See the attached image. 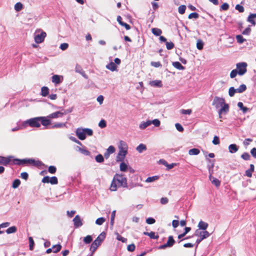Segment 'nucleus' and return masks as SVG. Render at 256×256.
Masks as SVG:
<instances>
[{
    "label": "nucleus",
    "instance_id": "1",
    "mask_svg": "<svg viewBox=\"0 0 256 256\" xmlns=\"http://www.w3.org/2000/svg\"><path fill=\"white\" fill-rule=\"evenodd\" d=\"M118 187H128L127 179L122 174H116L114 176L110 189L111 191L115 192Z\"/></svg>",
    "mask_w": 256,
    "mask_h": 256
},
{
    "label": "nucleus",
    "instance_id": "2",
    "mask_svg": "<svg viewBox=\"0 0 256 256\" xmlns=\"http://www.w3.org/2000/svg\"><path fill=\"white\" fill-rule=\"evenodd\" d=\"M105 238L106 233L104 232H102L92 244L90 248V251L92 252H94L98 248L101 244Z\"/></svg>",
    "mask_w": 256,
    "mask_h": 256
},
{
    "label": "nucleus",
    "instance_id": "3",
    "mask_svg": "<svg viewBox=\"0 0 256 256\" xmlns=\"http://www.w3.org/2000/svg\"><path fill=\"white\" fill-rule=\"evenodd\" d=\"M24 126H29L32 128H38L40 126V116L30 118L24 122Z\"/></svg>",
    "mask_w": 256,
    "mask_h": 256
},
{
    "label": "nucleus",
    "instance_id": "4",
    "mask_svg": "<svg viewBox=\"0 0 256 256\" xmlns=\"http://www.w3.org/2000/svg\"><path fill=\"white\" fill-rule=\"evenodd\" d=\"M72 110V108H69L68 110H63V112H56L50 114L48 116V118H62L64 115L71 112Z\"/></svg>",
    "mask_w": 256,
    "mask_h": 256
},
{
    "label": "nucleus",
    "instance_id": "5",
    "mask_svg": "<svg viewBox=\"0 0 256 256\" xmlns=\"http://www.w3.org/2000/svg\"><path fill=\"white\" fill-rule=\"evenodd\" d=\"M247 64L244 62H240L236 64V68L238 74L240 76L244 74L247 72Z\"/></svg>",
    "mask_w": 256,
    "mask_h": 256
},
{
    "label": "nucleus",
    "instance_id": "6",
    "mask_svg": "<svg viewBox=\"0 0 256 256\" xmlns=\"http://www.w3.org/2000/svg\"><path fill=\"white\" fill-rule=\"evenodd\" d=\"M13 156H10L7 157L0 156V164L8 166L12 162Z\"/></svg>",
    "mask_w": 256,
    "mask_h": 256
},
{
    "label": "nucleus",
    "instance_id": "7",
    "mask_svg": "<svg viewBox=\"0 0 256 256\" xmlns=\"http://www.w3.org/2000/svg\"><path fill=\"white\" fill-rule=\"evenodd\" d=\"M224 103L225 100L224 98L215 96L214 98L212 104L215 106L216 108H218L224 105Z\"/></svg>",
    "mask_w": 256,
    "mask_h": 256
},
{
    "label": "nucleus",
    "instance_id": "8",
    "mask_svg": "<svg viewBox=\"0 0 256 256\" xmlns=\"http://www.w3.org/2000/svg\"><path fill=\"white\" fill-rule=\"evenodd\" d=\"M46 36L44 32H42L40 34H36L34 36V41L36 44H40L43 42Z\"/></svg>",
    "mask_w": 256,
    "mask_h": 256
},
{
    "label": "nucleus",
    "instance_id": "9",
    "mask_svg": "<svg viewBox=\"0 0 256 256\" xmlns=\"http://www.w3.org/2000/svg\"><path fill=\"white\" fill-rule=\"evenodd\" d=\"M40 124L44 126H48L51 124V120L48 116H40Z\"/></svg>",
    "mask_w": 256,
    "mask_h": 256
},
{
    "label": "nucleus",
    "instance_id": "10",
    "mask_svg": "<svg viewBox=\"0 0 256 256\" xmlns=\"http://www.w3.org/2000/svg\"><path fill=\"white\" fill-rule=\"evenodd\" d=\"M195 235L196 236H200L201 238V240H204L208 238L210 236V234L206 230L200 231L198 230H196L195 232Z\"/></svg>",
    "mask_w": 256,
    "mask_h": 256
},
{
    "label": "nucleus",
    "instance_id": "11",
    "mask_svg": "<svg viewBox=\"0 0 256 256\" xmlns=\"http://www.w3.org/2000/svg\"><path fill=\"white\" fill-rule=\"evenodd\" d=\"M209 179L211 181L212 183L214 184L216 187L218 188L220 184V181L212 176V172H210V168H209Z\"/></svg>",
    "mask_w": 256,
    "mask_h": 256
},
{
    "label": "nucleus",
    "instance_id": "12",
    "mask_svg": "<svg viewBox=\"0 0 256 256\" xmlns=\"http://www.w3.org/2000/svg\"><path fill=\"white\" fill-rule=\"evenodd\" d=\"M27 164H30L34 166L39 167L43 165V164L40 160H36L32 158H28L27 159Z\"/></svg>",
    "mask_w": 256,
    "mask_h": 256
},
{
    "label": "nucleus",
    "instance_id": "13",
    "mask_svg": "<svg viewBox=\"0 0 256 256\" xmlns=\"http://www.w3.org/2000/svg\"><path fill=\"white\" fill-rule=\"evenodd\" d=\"M221 107L222 108L218 111L220 118H222L221 115L222 114H226L229 110V106L226 102Z\"/></svg>",
    "mask_w": 256,
    "mask_h": 256
},
{
    "label": "nucleus",
    "instance_id": "14",
    "mask_svg": "<svg viewBox=\"0 0 256 256\" xmlns=\"http://www.w3.org/2000/svg\"><path fill=\"white\" fill-rule=\"evenodd\" d=\"M127 150H119L118 153L116 158V162H122L127 154Z\"/></svg>",
    "mask_w": 256,
    "mask_h": 256
},
{
    "label": "nucleus",
    "instance_id": "15",
    "mask_svg": "<svg viewBox=\"0 0 256 256\" xmlns=\"http://www.w3.org/2000/svg\"><path fill=\"white\" fill-rule=\"evenodd\" d=\"M76 134L78 138L80 140H84L86 139V134L84 129H77L76 131Z\"/></svg>",
    "mask_w": 256,
    "mask_h": 256
},
{
    "label": "nucleus",
    "instance_id": "16",
    "mask_svg": "<svg viewBox=\"0 0 256 256\" xmlns=\"http://www.w3.org/2000/svg\"><path fill=\"white\" fill-rule=\"evenodd\" d=\"M73 222L74 226L76 228L81 226L82 225L80 217L78 215L76 216L73 220Z\"/></svg>",
    "mask_w": 256,
    "mask_h": 256
},
{
    "label": "nucleus",
    "instance_id": "17",
    "mask_svg": "<svg viewBox=\"0 0 256 256\" xmlns=\"http://www.w3.org/2000/svg\"><path fill=\"white\" fill-rule=\"evenodd\" d=\"M12 164L18 165L27 164V159L12 158Z\"/></svg>",
    "mask_w": 256,
    "mask_h": 256
},
{
    "label": "nucleus",
    "instance_id": "18",
    "mask_svg": "<svg viewBox=\"0 0 256 256\" xmlns=\"http://www.w3.org/2000/svg\"><path fill=\"white\" fill-rule=\"evenodd\" d=\"M143 234L144 235L149 236L150 238L152 239L158 240L159 238V236L158 234L156 235V233L154 232H144Z\"/></svg>",
    "mask_w": 256,
    "mask_h": 256
},
{
    "label": "nucleus",
    "instance_id": "19",
    "mask_svg": "<svg viewBox=\"0 0 256 256\" xmlns=\"http://www.w3.org/2000/svg\"><path fill=\"white\" fill-rule=\"evenodd\" d=\"M254 166L253 164H250V168L246 171V175L248 177L251 178L252 176V173L254 172Z\"/></svg>",
    "mask_w": 256,
    "mask_h": 256
},
{
    "label": "nucleus",
    "instance_id": "20",
    "mask_svg": "<svg viewBox=\"0 0 256 256\" xmlns=\"http://www.w3.org/2000/svg\"><path fill=\"white\" fill-rule=\"evenodd\" d=\"M238 150V148L236 144H231L228 146L229 152L232 154L236 152Z\"/></svg>",
    "mask_w": 256,
    "mask_h": 256
},
{
    "label": "nucleus",
    "instance_id": "21",
    "mask_svg": "<svg viewBox=\"0 0 256 256\" xmlns=\"http://www.w3.org/2000/svg\"><path fill=\"white\" fill-rule=\"evenodd\" d=\"M52 81L56 84H60L62 82L60 76L56 74L54 75L52 78Z\"/></svg>",
    "mask_w": 256,
    "mask_h": 256
},
{
    "label": "nucleus",
    "instance_id": "22",
    "mask_svg": "<svg viewBox=\"0 0 256 256\" xmlns=\"http://www.w3.org/2000/svg\"><path fill=\"white\" fill-rule=\"evenodd\" d=\"M256 18V14H251L248 16L247 20L252 25L254 26L256 24V22L254 18Z\"/></svg>",
    "mask_w": 256,
    "mask_h": 256
},
{
    "label": "nucleus",
    "instance_id": "23",
    "mask_svg": "<svg viewBox=\"0 0 256 256\" xmlns=\"http://www.w3.org/2000/svg\"><path fill=\"white\" fill-rule=\"evenodd\" d=\"M106 68L111 71H114L116 70L117 66L114 62H112L106 66Z\"/></svg>",
    "mask_w": 256,
    "mask_h": 256
},
{
    "label": "nucleus",
    "instance_id": "24",
    "mask_svg": "<svg viewBox=\"0 0 256 256\" xmlns=\"http://www.w3.org/2000/svg\"><path fill=\"white\" fill-rule=\"evenodd\" d=\"M175 243V240H174L173 236H170L168 238V240L166 243V245L168 247H172L174 244Z\"/></svg>",
    "mask_w": 256,
    "mask_h": 256
},
{
    "label": "nucleus",
    "instance_id": "25",
    "mask_svg": "<svg viewBox=\"0 0 256 256\" xmlns=\"http://www.w3.org/2000/svg\"><path fill=\"white\" fill-rule=\"evenodd\" d=\"M172 64L176 68L179 70H184L185 68L178 62H173Z\"/></svg>",
    "mask_w": 256,
    "mask_h": 256
},
{
    "label": "nucleus",
    "instance_id": "26",
    "mask_svg": "<svg viewBox=\"0 0 256 256\" xmlns=\"http://www.w3.org/2000/svg\"><path fill=\"white\" fill-rule=\"evenodd\" d=\"M118 148L119 150H123L124 151L125 150L128 151V146L122 140L120 141Z\"/></svg>",
    "mask_w": 256,
    "mask_h": 256
},
{
    "label": "nucleus",
    "instance_id": "27",
    "mask_svg": "<svg viewBox=\"0 0 256 256\" xmlns=\"http://www.w3.org/2000/svg\"><path fill=\"white\" fill-rule=\"evenodd\" d=\"M136 150L139 153H142L143 151L146 150V146L145 144H140L136 147Z\"/></svg>",
    "mask_w": 256,
    "mask_h": 256
},
{
    "label": "nucleus",
    "instance_id": "28",
    "mask_svg": "<svg viewBox=\"0 0 256 256\" xmlns=\"http://www.w3.org/2000/svg\"><path fill=\"white\" fill-rule=\"evenodd\" d=\"M198 227L200 229L206 230L208 227V224L202 220H200L198 223Z\"/></svg>",
    "mask_w": 256,
    "mask_h": 256
},
{
    "label": "nucleus",
    "instance_id": "29",
    "mask_svg": "<svg viewBox=\"0 0 256 256\" xmlns=\"http://www.w3.org/2000/svg\"><path fill=\"white\" fill-rule=\"evenodd\" d=\"M151 124V120H147L146 122H142L140 124V128L142 130L145 129L146 127Z\"/></svg>",
    "mask_w": 256,
    "mask_h": 256
},
{
    "label": "nucleus",
    "instance_id": "30",
    "mask_svg": "<svg viewBox=\"0 0 256 256\" xmlns=\"http://www.w3.org/2000/svg\"><path fill=\"white\" fill-rule=\"evenodd\" d=\"M62 248V246L60 244L54 245L52 246V252L54 253H57L61 250Z\"/></svg>",
    "mask_w": 256,
    "mask_h": 256
},
{
    "label": "nucleus",
    "instance_id": "31",
    "mask_svg": "<svg viewBox=\"0 0 256 256\" xmlns=\"http://www.w3.org/2000/svg\"><path fill=\"white\" fill-rule=\"evenodd\" d=\"M152 33L156 36H160L162 34V30L158 28H152Z\"/></svg>",
    "mask_w": 256,
    "mask_h": 256
},
{
    "label": "nucleus",
    "instance_id": "32",
    "mask_svg": "<svg viewBox=\"0 0 256 256\" xmlns=\"http://www.w3.org/2000/svg\"><path fill=\"white\" fill-rule=\"evenodd\" d=\"M49 92V89L46 86H43L41 89V94L43 96H46L48 95Z\"/></svg>",
    "mask_w": 256,
    "mask_h": 256
},
{
    "label": "nucleus",
    "instance_id": "33",
    "mask_svg": "<svg viewBox=\"0 0 256 256\" xmlns=\"http://www.w3.org/2000/svg\"><path fill=\"white\" fill-rule=\"evenodd\" d=\"M200 152V151L198 149L194 148L190 149L188 151V154L190 155H197Z\"/></svg>",
    "mask_w": 256,
    "mask_h": 256
},
{
    "label": "nucleus",
    "instance_id": "34",
    "mask_svg": "<svg viewBox=\"0 0 256 256\" xmlns=\"http://www.w3.org/2000/svg\"><path fill=\"white\" fill-rule=\"evenodd\" d=\"M238 106L242 110L244 113H246L248 110L247 107L244 106L243 103L242 102H238Z\"/></svg>",
    "mask_w": 256,
    "mask_h": 256
},
{
    "label": "nucleus",
    "instance_id": "35",
    "mask_svg": "<svg viewBox=\"0 0 256 256\" xmlns=\"http://www.w3.org/2000/svg\"><path fill=\"white\" fill-rule=\"evenodd\" d=\"M158 178H159L158 176H151V177H148L146 179V182H152L154 181H155V180H158Z\"/></svg>",
    "mask_w": 256,
    "mask_h": 256
},
{
    "label": "nucleus",
    "instance_id": "36",
    "mask_svg": "<svg viewBox=\"0 0 256 256\" xmlns=\"http://www.w3.org/2000/svg\"><path fill=\"white\" fill-rule=\"evenodd\" d=\"M236 92H237V89H235L234 87H230L228 90V94L231 97L233 96Z\"/></svg>",
    "mask_w": 256,
    "mask_h": 256
},
{
    "label": "nucleus",
    "instance_id": "37",
    "mask_svg": "<svg viewBox=\"0 0 256 256\" xmlns=\"http://www.w3.org/2000/svg\"><path fill=\"white\" fill-rule=\"evenodd\" d=\"M237 89V92L242 93L245 91L246 89V86L244 84H241Z\"/></svg>",
    "mask_w": 256,
    "mask_h": 256
},
{
    "label": "nucleus",
    "instance_id": "38",
    "mask_svg": "<svg viewBox=\"0 0 256 256\" xmlns=\"http://www.w3.org/2000/svg\"><path fill=\"white\" fill-rule=\"evenodd\" d=\"M28 241H29V246H30V250H32L34 249V242L32 237L30 236L28 238Z\"/></svg>",
    "mask_w": 256,
    "mask_h": 256
},
{
    "label": "nucleus",
    "instance_id": "39",
    "mask_svg": "<svg viewBox=\"0 0 256 256\" xmlns=\"http://www.w3.org/2000/svg\"><path fill=\"white\" fill-rule=\"evenodd\" d=\"M20 184V181L18 179H16L12 183V187L14 188H18Z\"/></svg>",
    "mask_w": 256,
    "mask_h": 256
},
{
    "label": "nucleus",
    "instance_id": "40",
    "mask_svg": "<svg viewBox=\"0 0 256 256\" xmlns=\"http://www.w3.org/2000/svg\"><path fill=\"white\" fill-rule=\"evenodd\" d=\"M152 86H158V87H161L162 86V82L160 80H156L154 81H152L151 82Z\"/></svg>",
    "mask_w": 256,
    "mask_h": 256
},
{
    "label": "nucleus",
    "instance_id": "41",
    "mask_svg": "<svg viewBox=\"0 0 256 256\" xmlns=\"http://www.w3.org/2000/svg\"><path fill=\"white\" fill-rule=\"evenodd\" d=\"M16 231V228L15 226H11V227L8 228L6 230V232L7 234H10L14 233Z\"/></svg>",
    "mask_w": 256,
    "mask_h": 256
},
{
    "label": "nucleus",
    "instance_id": "42",
    "mask_svg": "<svg viewBox=\"0 0 256 256\" xmlns=\"http://www.w3.org/2000/svg\"><path fill=\"white\" fill-rule=\"evenodd\" d=\"M92 236H91L88 235V236H86L85 238H84V242L86 244H88L92 242Z\"/></svg>",
    "mask_w": 256,
    "mask_h": 256
},
{
    "label": "nucleus",
    "instance_id": "43",
    "mask_svg": "<svg viewBox=\"0 0 256 256\" xmlns=\"http://www.w3.org/2000/svg\"><path fill=\"white\" fill-rule=\"evenodd\" d=\"M22 8V4L20 2H17L14 5V9L16 12L20 11Z\"/></svg>",
    "mask_w": 256,
    "mask_h": 256
},
{
    "label": "nucleus",
    "instance_id": "44",
    "mask_svg": "<svg viewBox=\"0 0 256 256\" xmlns=\"http://www.w3.org/2000/svg\"><path fill=\"white\" fill-rule=\"evenodd\" d=\"M236 39L238 42L239 44H242L246 40V39H244L241 35H237L236 36Z\"/></svg>",
    "mask_w": 256,
    "mask_h": 256
},
{
    "label": "nucleus",
    "instance_id": "45",
    "mask_svg": "<svg viewBox=\"0 0 256 256\" xmlns=\"http://www.w3.org/2000/svg\"><path fill=\"white\" fill-rule=\"evenodd\" d=\"M120 170L122 172H126V171L127 170V168H128V166L127 164L124 162H122L120 164Z\"/></svg>",
    "mask_w": 256,
    "mask_h": 256
},
{
    "label": "nucleus",
    "instance_id": "46",
    "mask_svg": "<svg viewBox=\"0 0 256 256\" xmlns=\"http://www.w3.org/2000/svg\"><path fill=\"white\" fill-rule=\"evenodd\" d=\"M105 221L106 219L104 218H99L96 220V224L98 225H102Z\"/></svg>",
    "mask_w": 256,
    "mask_h": 256
},
{
    "label": "nucleus",
    "instance_id": "47",
    "mask_svg": "<svg viewBox=\"0 0 256 256\" xmlns=\"http://www.w3.org/2000/svg\"><path fill=\"white\" fill-rule=\"evenodd\" d=\"M50 183L52 184H58V180L56 176H52L50 178Z\"/></svg>",
    "mask_w": 256,
    "mask_h": 256
},
{
    "label": "nucleus",
    "instance_id": "48",
    "mask_svg": "<svg viewBox=\"0 0 256 256\" xmlns=\"http://www.w3.org/2000/svg\"><path fill=\"white\" fill-rule=\"evenodd\" d=\"M241 158L246 160H250V155L248 152H244L241 156Z\"/></svg>",
    "mask_w": 256,
    "mask_h": 256
},
{
    "label": "nucleus",
    "instance_id": "49",
    "mask_svg": "<svg viewBox=\"0 0 256 256\" xmlns=\"http://www.w3.org/2000/svg\"><path fill=\"white\" fill-rule=\"evenodd\" d=\"M186 6L184 5H181L178 8V12L180 14H184L185 12Z\"/></svg>",
    "mask_w": 256,
    "mask_h": 256
},
{
    "label": "nucleus",
    "instance_id": "50",
    "mask_svg": "<svg viewBox=\"0 0 256 256\" xmlns=\"http://www.w3.org/2000/svg\"><path fill=\"white\" fill-rule=\"evenodd\" d=\"M96 160L98 162H102L104 160L103 156L101 154H99L96 156Z\"/></svg>",
    "mask_w": 256,
    "mask_h": 256
},
{
    "label": "nucleus",
    "instance_id": "51",
    "mask_svg": "<svg viewBox=\"0 0 256 256\" xmlns=\"http://www.w3.org/2000/svg\"><path fill=\"white\" fill-rule=\"evenodd\" d=\"M199 16V14L196 13V12H192V13H190L188 16V18L189 19H192V18H198Z\"/></svg>",
    "mask_w": 256,
    "mask_h": 256
},
{
    "label": "nucleus",
    "instance_id": "52",
    "mask_svg": "<svg viewBox=\"0 0 256 256\" xmlns=\"http://www.w3.org/2000/svg\"><path fill=\"white\" fill-rule=\"evenodd\" d=\"M56 168L54 166H50L48 167V171L50 173L54 174L56 173Z\"/></svg>",
    "mask_w": 256,
    "mask_h": 256
},
{
    "label": "nucleus",
    "instance_id": "53",
    "mask_svg": "<svg viewBox=\"0 0 256 256\" xmlns=\"http://www.w3.org/2000/svg\"><path fill=\"white\" fill-rule=\"evenodd\" d=\"M66 126L65 124L58 122L52 126V128H62Z\"/></svg>",
    "mask_w": 256,
    "mask_h": 256
},
{
    "label": "nucleus",
    "instance_id": "54",
    "mask_svg": "<svg viewBox=\"0 0 256 256\" xmlns=\"http://www.w3.org/2000/svg\"><path fill=\"white\" fill-rule=\"evenodd\" d=\"M166 48L168 50L172 49L174 46V44L172 42H166Z\"/></svg>",
    "mask_w": 256,
    "mask_h": 256
},
{
    "label": "nucleus",
    "instance_id": "55",
    "mask_svg": "<svg viewBox=\"0 0 256 256\" xmlns=\"http://www.w3.org/2000/svg\"><path fill=\"white\" fill-rule=\"evenodd\" d=\"M180 112L184 114H190L192 112L191 109L184 110L182 109L180 110Z\"/></svg>",
    "mask_w": 256,
    "mask_h": 256
},
{
    "label": "nucleus",
    "instance_id": "56",
    "mask_svg": "<svg viewBox=\"0 0 256 256\" xmlns=\"http://www.w3.org/2000/svg\"><path fill=\"white\" fill-rule=\"evenodd\" d=\"M136 246L134 244H129L127 246V250L128 251L132 252L135 250Z\"/></svg>",
    "mask_w": 256,
    "mask_h": 256
},
{
    "label": "nucleus",
    "instance_id": "57",
    "mask_svg": "<svg viewBox=\"0 0 256 256\" xmlns=\"http://www.w3.org/2000/svg\"><path fill=\"white\" fill-rule=\"evenodd\" d=\"M229 8V4L226 3H224L221 6H220V10H227Z\"/></svg>",
    "mask_w": 256,
    "mask_h": 256
},
{
    "label": "nucleus",
    "instance_id": "58",
    "mask_svg": "<svg viewBox=\"0 0 256 256\" xmlns=\"http://www.w3.org/2000/svg\"><path fill=\"white\" fill-rule=\"evenodd\" d=\"M98 126L101 128H104L106 126V123L105 120H102L98 123Z\"/></svg>",
    "mask_w": 256,
    "mask_h": 256
},
{
    "label": "nucleus",
    "instance_id": "59",
    "mask_svg": "<svg viewBox=\"0 0 256 256\" xmlns=\"http://www.w3.org/2000/svg\"><path fill=\"white\" fill-rule=\"evenodd\" d=\"M235 8L240 12H243L244 10V8L240 4H236Z\"/></svg>",
    "mask_w": 256,
    "mask_h": 256
},
{
    "label": "nucleus",
    "instance_id": "60",
    "mask_svg": "<svg viewBox=\"0 0 256 256\" xmlns=\"http://www.w3.org/2000/svg\"><path fill=\"white\" fill-rule=\"evenodd\" d=\"M237 74H238V70L236 69L233 70L230 73V77L232 78H234L236 76Z\"/></svg>",
    "mask_w": 256,
    "mask_h": 256
},
{
    "label": "nucleus",
    "instance_id": "61",
    "mask_svg": "<svg viewBox=\"0 0 256 256\" xmlns=\"http://www.w3.org/2000/svg\"><path fill=\"white\" fill-rule=\"evenodd\" d=\"M152 124L154 125L155 126H159L160 122L158 119H154L153 120L151 121V124Z\"/></svg>",
    "mask_w": 256,
    "mask_h": 256
},
{
    "label": "nucleus",
    "instance_id": "62",
    "mask_svg": "<svg viewBox=\"0 0 256 256\" xmlns=\"http://www.w3.org/2000/svg\"><path fill=\"white\" fill-rule=\"evenodd\" d=\"M175 126H176V130L180 132H182L184 130L183 127L182 126L178 124V123H176V124H175Z\"/></svg>",
    "mask_w": 256,
    "mask_h": 256
},
{
    "label": "nucleus",
    "instance_id": "63",
    "mask_svg": "<svg viewBox=\"0 0 256 256\" xmlns=\"http://www.w3.org/2000/svg\"><path fill=\"white\" fill-rule=\"evenodd\" d=\"M150 64L151 66L155 68H158L162 66V64L160 62H152Z\"/></svg>",
    "mask_w": 256,
    "mask_h": 256
},
{
    "label": "nucleus",
    "instance_id": "64",
    "mask_svg": "<svg viewBox=\"0 0 256 256\" xmlns=\"http://www.w3.org/2000/svg\"><path fill=\"white\" fill-rule=\"evenodd\" d=\"M156 222L155 220L152 218H148L146 220V222L148 224H152Z\"/></svg>",
    "mask_w": 256,
    "mask_h": 256
}]
</instances>
